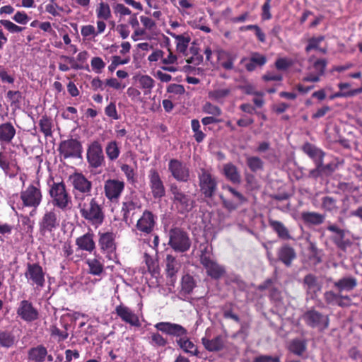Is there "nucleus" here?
<instances>
[{"label": "nucleus", "instance_id": "obj_21", "mask_svg": "<svg viewBox=\"0 0 362 362\" xmlns=\"http://www.w3.org/2000/svg\"><path fill=\"white\" fill-rule=\"evenodd\" d=\"M148 179L153 197L155 199L163 197L165 193V187L156 170L149 171Z\"/></svg>", "mask_w": 362, "mask_h": 362}, {"label": "nucleus", "instance_id": "obj_33", "mask_svg": "<svg viewBox=\"0 0 362 362\" xmlns=\"http://www.w3.org/2000/svg\"><path fill=\"white\" fill-rule=\"evenodd\" d=\"M223 174L233 184H240L241 176L237 167L231 163H228L223 166Z\"/></svg>", "mask_w": 362, "mask_h": 362}, {"label": "nucleus", "instance_id": "obj_2", "mask_svg": "<svg viewBox=\"0 0 362 362\" xmlns=\"http://www.w3.org/2000/svg\"><path fill=\"white\" fill-rule=\"evenodd\" d=\"M49 194L53 206L66 211L71 207V197L63 181L54 182L49 185Z\"/></svg>", "mask_w": 362, "mask_h": 362}, {"label": "nucleus", "instance_id": "obj_58", "mask_svg": "<svg viewBox=\"0 0 362 362\" xmlns=\"http://www.w3.org/2000/svg\"><path fill=\"white\" fill-rule=\"evenodd\" d=\"M0 23L9 32L12 33H20L23 30V28L20 27L8 20H1Z\"/></svg>", "mask_w": 362, "mask_h": 362}, {"label": "nucleus", "instance_id": "obj_38", "mask_svg": "<svg viewBox=\"0 0 362 362\" xmlns=\"http://www.w3.org/2000/svg\"><path fill=\"white\" fill-rule=\"evenodd\" d=\"M176 341L180 349L185 353L189 354L192 356H198L197 347L187 336L177 339Z\"/></svg>", "mask_w": 362, "mask_h": 362}, {"label": "nucleus", "instance_id": "obj_20", "mask_svg": "<svg viewBox=\"0 0 362 362\" xmlns=\"http://www.w3.org/2000/svg\"><path fill=\"white\" fill-rule=\"evenodd\" d=\"M59 226V219L54 211H47L42 216L40 223V230L42 233H51Z\"/></svg>", "mask_w": 362, "mask_h": 362}, {"label": "nucleus", "instance_id": "obj_29", "mask_svg": "<svg viewBox=\"0 0 362 362\" xmlns=\"http://www.w3.org/2000/svg\"><path fill=\"white\" fill-rule=\"evenodd\" d=\"M76 245L80 250L91 252L95 248V243L93 240V234L87 233L77 238L76 240Z\"/></svg>", "mask_w": 362, "mask_h": 362}, {"label": "nucleus", "instance_id": "obj_56", "mask_svg": "<svg viewBox=\"0 0 362 362\" xmlns=\"http://www.w3.org/2000/svg\"><path fill=\"white\" fill-rule=\"evenodd\" d=\"M139 83L142 88L150 90L154 86V80L149 76L144 75L139 78Z\"/></svg>", "mask_w": 362, "mask_h": 362}, {"label": "nucleus", "instance_id": "obj_64", "mask_svg": "<svg viewBox=\"0 0 362 362\" xmlns=\"http://www.w3.org/2000/svg\"><path fill=\"white\" fill-rule=\"evenodd\" d=\"M253 362H281L279 356H272L269 355H260L255 357Z\"/></svg>", "mask_w": 362, "mask_h": 362}, {"label": "nucleus", "instance_id": "obj_30", "mask_svg": "<svg viewBox=\"0 0 362 362\" xmlns=\"http://www.w3.org/2000/svg\"><path fill=\"white\" fill-rule=\"evenodd\" d=\"M303 284L306 291L310 294L312 297L316 296L322 288L318 279L313 274L306 275L304 278Z\"/></svg>", "mask_w": 362, "mask_h": 362}, {"label": "nucleus", "instance_id": "obj_22", "mask_svg": "<svg viewBox=\"0 0 362 362\" xmlns=\"http://www.w3.org/2000/svg\"><path fill=\"white\" fill-rule=\"evenodd\" d=\"M116 314L126 323L134 327H140L139 318L129 308L120 304L115 308Z\"/></svg>", "mask_w": 362, "mask_h": 362}, {"label": "nucleus", "instance_id": "obj_13", "mask_svg": "<svg viewBox=\"0 0 362 362\" xmlns=\"http://www.w3.org/2000/svg\"><path fill=\"white\" fill-rule=\"evenodd\" d=\"M223 189L226 190L233 197V200H229L220 196L223 206L228 211H233L238 209L241 204L246 202L247 199L245 196L228 185H223Z\"/></svg>", "mask_w": 362, "mask_h": 362}, {"label": "nucleus", "instance_id": "obj_3", "mask_svg": "<svg viewBox=\"0 0 362 362\" xmlns=\"http://www.w3.org/2000/svg\"><path fill=\"white\" fill-rule=\"evenodd\" d=\"M69 181L72 187L75 202L91 196L93 183L83 173H74L70 175Z\"/></svg>", "mask_w": 362, "mask_h": 362}, {"label": "nucleus", "instance_id": "obj_5", "mask_svg": "<svg viewBox=\"0 0 362 362\" xmlns=\"http://www.w3.org/2000/svg\"><path fill=\"white\" fill-rule=\"evenodd\" d=\"M170 192L172 194V200L180 214H185L190 211L194 206V200L191 197L183 192L176 184H171Z\"/></svg>", "mask_w": 362, "mask_h": 362}, {"label": "nucleus", "instance_id": "obj_47", "mask_svg": "<svg viewBox=\"0 0 362 362\" xmlns=\"http://www.w3.org/2000/svg\"><path fill=\"white\" fill-rule=\"evenodd\" d=\"M39 126L40 131L46 137L51 136L52 135V122L47 116L44 115L40 118L39 121Z\"/></svg>", "mask_w": 362, "mask_h": 362}, {"label": "nucleus", "instance_id": "obj_54", "mask_svg": "<svg viewBox=\"0 0 362 362\" xmlns=\"http://www.w3.org/2000/svg\"><path fill=\"white\" fill-rule=\"evenodd\" d=\"M357 285L356 279L352 276L344 277L341 279V290H352Z\"/></svg>", "mask_w": 362, "mask_h": 362}, {"label": "nucleus", "instance_id": "obj_12", "mask_svg": "<svg viewBox=\"0 0 362 362\" xmlns=\"http://www.w3.org/2000/svg\"><path fill=\"white\" fill-rule=\"evenodd\" d=\"M157 216L148 210H144L135 226L136 230L144 235L151 234L156 225Z\"/></svg>", "mask_w": 362, "mask_h": 362}, {"label": "nucleus", "instance_id": "obj_44", "mask_svg": "<svg viewBox=\"0 0 362 362\" xmlns=\"http://www.w3.org/2000/svg\"><path fill=\"white\" fill-rule=\"evenodd\" d=\"M220 65L226 70H232L234 67V61L235 57L226 52H220L218 57Z\"/></svg>", "mask_w": 362, "mask_h": 362}, {"label": "nucleus", "instance_id": "obj_63", "mask_svg": "<svg viewBox=\"0 0 362 362\" xmlns=\"http://www.w3.org/2000/svg\"><path fill=\"white\" fill-rule=\"evenodd\" d=\"M113 9L115 14H119L120 16H129L132 14L131 10L122 4H117L114 6Z\"/></svg>", "mask_w": 362, "mask_h": 362}, {"label": "nucleus", "instance_id": "obj_17", "mask_svg": "<svg viewBox=\"0 0 362 362\" xmlns=\"http://www.w3.org/2000/svg\"><path fill=\"white\" fill-rule=\"evenodd\" d=\"M168 170L172 176L179 182H187L189 179V170L187 165L177 159H171L168 163Z\"/></svg>", "mask_w": 362, "mask_h": 362}, {"label": "nucleus", "instance_id": "obj_8", "mask_svg": "<svg viewBox=\"0 0 362 362\" xmlns=\"http://www.w3.org/2000/svg\"><path fill=\"white\" fill-rule=\"evenodd\" d=\"M45 272L42 267L37 263H28L25 272V277L29 285L36 289H41L45 284Z\"/></svg>", "mask_w": 362, "mask_h": 362}, {"label": "nucleus", "instance_id": "obj_7", "mask_svg": "<svg viewBox=\"0 0 362 362\" xmlns=\"http://www.w3.org/2000/svg\"><path fill=\"white\" fill-rule=\"evenodd\" d=\"M200 192L206 198H212L217 190L218 182L209 170L201 168L198 175Z\"/></svg>", "mask_w": 362, "mask_h": 362}, {"label": "nucleus", "instance_id": "obj_55", "mask_svg": "<svg viewBox=\"0 0 362 362\" xmlns=\"http://www.w3.org/2000/svg\"><path fill=\"white\" fill-rule=\"evenodd\" d=\"M50 333L52 337H57L58 341L66 339L69 337L67 330H60L57 326L53 325L50 327Z\"/></svg>", "mask_w": 362, "mask_h": 362}, {"label": "nucleus", "instance_id": "obj_24", "mask_svg": "<svg viewBox=\"0 0 362 362\" xmlns=\"http://www.w3.org/2000/svg\"><path fill=\"white\" fill-rule=\"evenodd\" d=\"M166 274L170 279L169 282L174 285L176 281V275L181 267V263L172 255H167L165 259Z\"/></svg>", "mask_w": 362, "mask_h": 362}, {"label": "nucleus", "instance_id": "obj_49", "mask_svg": "<svg viewBox=\"0 0 362 362\" xmlns=\"http://www.w3.org/2000/svg\"><path fill=\"white\" fill-rule=\"evenodd\" d=\"M247 165L252 172H256L263 168V161L257 156H248L246 159Z\"/></svg>", "mask_w": 362, "mask_h": 362}, {"label": "nucleus", "instance_id": "obj_19", "mask_svg": "<svg viewBox=\"0 0 362 362\" xmlns=\"http://www.w3.org/2000/svg\"><path fill=\"white\" fill-rule=\"evenodd\" d=\"M16 313L18 317L25 322H33L39 317L37 310L28 300H23L20 302Z\"/></svg>", "mask_w": 362, "mask_h": 362}, {"label": "nucleus", "instance_id": "obj_34", "mask_svg": "<svg viewBox=\"0 0 362 362\" xmlns=\"http://www.w3.org/2000/svg\"><path fill=\"white\" fill-rule=\"evenodd\" d=\"M167 33L175 40L176 49L177 52L187 56V50L190 42V37L189 35H177L170 31H168Z\"/></svg>", "mask_w": 362, "mask_h": 362}, {"label": "nucleus", "instance_id": "obj_62", "mask_svg": "<svg viewBox=\"0 0 362 362\" xmlns=\"http://www.w3.org/2000/svg\"><path fill=\"white\" fill-rule=\"evenodd\" d=\"M140 21L144 28L148 30H153L156 27L155 21L149 17L141 16L140 17Z\"/></svg>", "mask_w": 362, "mask_h": 362}, {"label": "nucleus", "instance_id": "obj_11", "mask_svg": "<svg viewBox=\"0 0 362 362\" xmlns=\"http://www.w3.org/2000/svg\"><path fill=\"white\" fill-rule=\"evenodd\" d=\"M87 160L90 166L94 168H99L105 163V156L103 147L100 141H93L87 149Z\"/></svg>", "mask_w": 362, "mask_h": 362}, {"label": "nucleus", "instance_id": "obj_6", "mask_svg": "<svg viewBox=\"0 0 362 362\" xmlns=\"http://www.w3.org/2000/svg\"><path fill=\"white\" fill-rule=\"evenodd\" d=\"M169 245L176 252H187L191 246V241L186 232L179 228L169 231Z\"/></svg>", "mask_w": 362, "mask_h": 362}, {"label": "nucleus", "instance_id": "obj_51", "mask_svg": "<svg viewBox=\"0 0 362 362\" xmlns=\"http://www.w3.org/2000/svg\"><path fill=\"white\" fill-rule=\"evenodd\" d=\"M191 126H192V129L193 132L194 133V139L198 143L202 142L204 139L206 134L199 129H200L199 121L196 119H192L191 122Z\"/></svg>", "mask_w": 362, "mask_h": 362}, {"label": "nucleus", "instance_id": "obj_48", "mask_svg": "<svg viewBox=\"0 0 362 362\" xmlns=\"http://www.w3.org/2000/svg\"><path fill=\"white\" fill-rule=\"evenodd\" d=\"M306 349V344L304 341L300 339H293L289 346V350L298 355L301 356Z\"/></svg>", "mask_w": 362, "mask_h": 362}, {"label": "nucleus", "instance_id": "obj_31", "mask_svg": "<svg viewBox=\"0 0 362 362\" xmlns=\"http://www.w3.org/2000/svg\"><path fill=\"white\" fill-rule=\"evenodd\" d=\"M330 290L325 293V299L327 304L332 305H339V281L329 284Z\"/></svg>", "mask_w": 362, "mask_h": 362}, {"label": "nucleus", "instance_id": "obj_32", "mask_svg": "<svg viewBox=\"0 0 362 362\" xmlns=\"http://www.w3.org/2000/svg\"><path fill=\"white\" fill-rule=\"evenodd\" d=\"M231 87H223L214 89L209 92L208 97L211 100L223 104L232 92Z\"/></svg>", "mask_w": 362, "mask_h": 362}, {"label": "nucleus", "instance_id": "obj_36", "mask_svg": "<svg viewBox=\"0 0 362 362\" xmlns=\"http://www.w3.org/2000/svg\"><path fill=\"white\" fill-rule=\"evenodd\" d=\"M269 225L276 233L279 238L283 240H290L292 238L288 228L282 222L270 218L269 219Z\"/></svg>", "mask_w": 362, "mask_h": 362}, {"label": "nucleus", "instance_id": "obj_45", "mask_svg": "<svg viewBox=\"0 0 362 362\" xmlns=\"http://www.w3.org/2000/svg\"><path fill=\"white\" fill-rule=\"evenodd\" d=\"M105 153L110 160H117L120 154V149L117 143L115 141L108 142L105 147Z\"/></svg>", "mask_w": 362, "mask_h": 362}, {"label": "nucleus", "instance_id": "obj_28", "mask_svg": "<svg viewBox=\"0 0 362 362\" xmlns=\"http://www.w3.org/2000/svg\"><path fill=\"white\" fill-rule=\"evenodd\" d=\"M302 148L303 152L313 159L315 165L319 167L320 162L323 160L325 153L320 148L310 143L305 144Z\"/></svg>", "mask_w": 362, "mask_h": 362}, {"label": "nucleus", "instance_id": "obj_42", "mask_svg": "<svg viewBox=\"0 0 362 362\" xmlns=\"http://www.w3.org/2000/svg\"><path fill=\"white\" fill-rule=\"evenodd\" d=\"M324 37L319 36L316 37H312L308 40V43L305 47V51L310 53L311 51L315 50L317 53L325 54L327 51L325 47H321L320 44L323 42Z\"/></svg>", "mask_w": 362, "mask_h": 362}, {"label": "nucleus", "instance_id": "obj_15", "mask_svg": "<svg viewBox=\"0 0 362 362\" xmlns=\"http://www.w3.org/2000/svg\"><path fill=\"white\" fill-rule=\"evenodd\" d=\"M124 189V182L117 179H108L104 183V192L110 202H117Z\"/></svg>", "mask_w": 362, "mask_h": 362}, {"label": "nucleus", "instance_id": "obj_18", "mask_svg": "<svg viewBox=\"0 0 362 362\" xmlns=\"http://www.w3.org/2000/svg\"><path fill=\"white\" fill-rule=\"evenodd\" d=\"M155 327L160 332L178 339L187 336V330L182 325L170 322H160L155 325Z\"/></svg>", "mask_w": 362, "mask_h": 362}, {"label": "nucleus", "instance_id": "obj_25", "mask_svg": "<svg viewBox=\"0 0 362 362\" xmlns=\"http://www.w3.org/2000/svg\"><path fill=\"white\" fill-rule=\"evenodd\" d=\"M226 339L222 335H218L212 339L203 337L202 342L204 348L209 351H219L224 348Z\"/></svg>", "mask_w": 362, "mask_h": 362}, {"label": "nucleus", "instance_id": "obj_16", "mask_svg": "<svg viewBox=\"0 0 362 362\" xmlns=\"http://www.w3.org/2000/svg\"><path fill=\"white\" fill-rule=\"evenodd\" d=\"M98 245L100 250L107 254V257L112 259L116 250L115 234L112 232L99 233Z\"/></svg>", "mask_w": 362, "mask_h": 362}, {"label": "nucleus", "instance_id": "obj_61", "mask_svg": "<svg viewBox=\"0 0 362 362\" xmlns=\"http://www.w3.org/2000/svg\"><path fill=\"white\" fill-rule=\"evenodd\" d=\"M7 98L11 102V105H17L21 102L22 95L20 91L8 90L6 94Z\"/></svg>", "mask_w": 362, "mask_h": 362}, {"label": "nucleus", "instance_id": "obj_23", "mask_svg": "<svg viewBox=\"0 0 362 362\" xmlns=\"http://www.w3.org/2000/svg\"><path fill=\"white\" fill-rule=\"evenodd\" d=\"M304 319L309 326L317 327L319 329H323L328 326L327 317L315 310L307 312L304 315Z\"/></svg>", "mask_w": 362, "mask_h": 362}, {"label": "nucleus", "instance_id": "obj_10", "mask_svg": "<svg viewBox=\"0 0 362 362\" xmlns=\"http://www.w3.org/2000/svg\"><path fill=\"white\" fill-rule=\"evenodd\" d=\"M200 262L206 269L207 275L212 279H218L226 272L224 267L213 260L206 251L202 252Z\"/></svg>", "mask_w": 362, "mask_h": 362}, {"label": "nucleus", "instance_id": "obj_41", "mask_svg": "<svg viewBox=\"0 0 362 362\" xmlns=\"http://www.w3.org/2000/svg\"><path fill=\"white\" fill-rule=\"evenodd\" d=\"M47 351L46 348L42 345H39L36 347L32 348L28 352L29 359L35 362H42L44 361Z\"/></svg>", "mask_w": 362, "mask_h": 362}, {"label": "nucleus", "instance_id": "obj_53", "mask_svg": "<svg viewBox=\"0 0 362 362\" xmlns=\"http://www.w3.org/2000/svg\"><path fill=\"white\" fill-rule=\"evenodd\" d=\"M203 111L209 115H211L214 117H218L221 115L222 111L219 107L209 102H206L203 105Z\"/></svg>", "mask_w": 362, "mask_h": 362}, {"label": "nucleus", "instance_id": "obj_52", "mask_svg": "<svg viewBox=\"0 0 362 362\" xmlns=\"http://www.w3.org/2000/svg\"><path fill=\"white\" fill-rule=\"evenodd\" d=\"M195 284L192 276L185 275L182 279V291L185 294H189L194 288Z\"/></svg>", "mask_w": 362, "mask_h": 362}, {"label": "nucleus", "instance_id": "obj_14", "mask_svg": "<svg viewBox=\"0 0 362 362\" xmlns=\"http://www.w3.org/2000/svg\"><path fill=\"white\" fill-rule=\"evenodd\" d=\"M59 151L64 158L81 157L82 152L81 144L76 139H68L60 143Z\"/></svg>", "mask_w": 362, "mask_h": 362}, {"label": "nucleus", "instance_id": "obj_50", "mask_svg": "<svg viewBox=\"0 0 362 362\" xmlns=\"http://www.w3.org/2000/svg\"><path fill=\"white\" fill-rule=\"evenodd\" d=\"M149 343L153 346L163 347L168 344V341L158 332H152L149 337Z\"/></svg>", "mask_w": 362, "mask_h": 362}, {"label": "nucleus", "instance_id": "obj_46", "mask_svg": "<svg viewBox=\"0 0 362 362\" xmlns=\"http://www.w3.org/2000/svg\"><path fill=\"white\" fill-rule=\"evenodd\" d=\"M96 15L98 19L107 21L112 17L110 7L108 4L100 2L96 8Z\"/></svg>", "mask_w": 362, "mask_h": 362}, {"label": "nucleus", "instance_id": "obj_37", "mask_svg": "<svg viewBox=\"0 0 362 362\" xmlns=\"http://www.w3.org/2000/svg\"><path fill=\"white\" fill-rule=\"evenodd\" d=\"M86 264L88 266V272L92 275L100 276L104 272V265L101 257L95 256L93 258H88L86 259Z\"/></svg>", "mask_w": 362, "mask_h": 362}, {"label": "nucleus", "instance_id": "obj_60", "mask_svg": "<svg viewBox=\"0 0 362 362\" xmlns=\"http://www.w3.org/2000/svg\"><path fill=\"white\" fill-rule=\"evenodd\" d=\"M349 86V83H341V97H350L354 96L357 94L362 93V87L358 88L353 89L348 92H344V89L348 88Z\"/></svg>", "mask_w": 362, "mask_h": 362}, {"label": "nucleus", "instance_id": "obj_43", "mask_svg": "<svg viewBox=\"0 0 362 362\" xmlns=\"http://www.w3.org/2000/svg\"><path fill=\"white\" fill-rule=\"evenodd\" d=\"M141 205L136 199H132L123 203L122 211L123 212V218L125 221L129 216L131 211L140 209Z\"/></svg>", "mask_w": 362, "mask_h": 362}, {"label": "nucleus", "instance_id": "obj_39", "mask_svg": "<svg viewBox=\"0 0 362 362\" xmlns=\"http://www.w3.org/2000/svg\"><path fill=\"white\" fill-rule=\"evenodd\" d=\"M302 219L306 224L320 225L325 221V216L317 212L305 211L301 214Z\"/></svg>", "mask_w": 362, "mask_h": 362}, {"label": "nucleus", "instance_id": "obj_57", "mask_svg": "<svg viewBox=\"0 0 362 362\" xmlns=\"http://www.w3.org/2000/svg\"><path fill=\"white\" fill-rule=\"evenodd\" d=\"M90 64H91V67L93 69V70L95 72V73H98V74H100L102 72V70L105 68V63L103 62V60L99 57H93L92 59H91V62H90Z\"/></svg>", "mask_w": 362, "mask_h": 362}, {"label": "nucleus", "instance_id": "obj_27", "mask_svg": "<svg viewBox=\"0 0 362 362\" xmlns=\"http://www.w3.org/2000/svg\"><path fill=\"white\" fill-rule=\"evenodd\" d=\"M277 255L279 259L287 267L291 266L292 261L296 257L295 250L288 244L281 246L278 250Z\"/></svg>", "mask_w": 362, "mask_h": 362}, {"label": "nucleus", "instance_id": "obj_40", "mask_svg": "<svg viewBox=\"0 0 362 362\" xmlns=\"http://www.w3.org/2000/svg\"><path fill=\"white\" fill-rule=\"evenodd\" d=\"M17 343L15 335L9 331H0V346L5 349H10Z\"/></svg>", "mask_w": 362, "mask_h": 362}, {"label": "nucleus", "instance_id": "obj_35", "mask_svg": "<svg viewBox=\"0 0 362 362\" xmlns=\"http://www.w3.org/2000/svg\"><path fill=\"white\" fill-rule=\"evenodd\" d=\"M335 170V165L331 163L324 165L323 160L320 162V165H316L315 169L310 170L308 177L316 179L322 175H329Z\"/></svg>", "mask_w": 362, "mask_h": 362}, {"label": "nucleus", "instance_id": "obj_4", "mask_svg": "<svg viewBox=\"0 0 362 362\" xmlns=\"http://www.w3.org/2000/svg\"><path fill=\"white\" fill-rule=\"evenodd\" d=\"M23 206L37 209L42 201V192L39 180L30 183L20 193Z\"/></svg>", "mask_w": 362, "mask_h": 362}, {"label": "nucleus", "instance_id": "obj_1", "mask_svg": "<svg viewBox=\"0 0 362 362\" xmlns=\"http://www.w3.org/2000/svg\"><path fill=\"white\" fill-rule=\"evenodd\" d=\"M81 216L95 228L101 226L105 218V199L90 196L76 202Z\"/></svg>", "mask_w": 362, "mask_h": 362}, {"label": "nucleus", "instance_id": "obj_9", "mask_svg": "<svg viewBox=\"0 0 362 362\" xmlns=\"http://www.w3.org/2000/svg\"><path fill=\"white\" fill-rule=\"evenodd\" d=\"M309 66L308 67V73L303 79L307 82H318L320 76L325 73L327 62L325 59H315L314 56H310L309 59Z\"/></svg>", "mask_w": 362, "mask_h": 362}, {"label": "nucleus", "instance_id": "obj_26", "mask_svg": "<svg viewBox=\"0 0 362 362\" xmlns=\"http://www.w3.org/2000/svg\"><path fill=\"white\" fill-rule=\"evenodd\" d=\"M16 131L11 122L0 124V144H10L16 135Z\"/></svg>", "mask_w": 362, "mask_h": 362}, {"label": "nucleus", "instance_id": "obj_59", "mask_svg": "<svg viewBox=\"0 0 362 362\" xmlns=\"http://www.w3.org/2000/svg\"><path fill=\"white\" fill-rule=\"evenodd\" d=\"M129 62V59H122L119 56H113L112 57L111 64L108 66L110 71H113L119 65L126 64Z\"/></svg>", "mask_w": 362, "mask_h": 362}]
</instances>
